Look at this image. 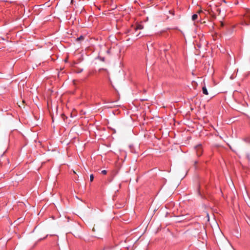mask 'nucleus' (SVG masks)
<instances>
[{
  "instance_id": "9b49d317",
  "label": "nucleus",
  "mask_w": 250,
  "mask_h": 250,
  "mask_svg": "<svg viewBox=\"0 0 250 250\" xmlns=\"http://www.w3.org/2000/svg\"><path fill=\"white\" fill-rule=\"evenodd\" d=\"M74 0H71V3H73Z\"/></svg>"
},
{
  "instance_id": "f03ea898",
  "label": "nucleus",
  "mask_w": 250,
  "mask_h": 250,
  "mask_svg": "<svg viewBox=\"0 0 250 250\" xmlns=\"http://www.w3.org/2000/svg\"><path fill=\"white\" fill-rule=\"evenodd\" d=\"M202 92H203V93L206 95H208V90H207L206 86H204L202 87Z\"/></svg>"
},
{
  "instance_id": "1a4fd4ad",
  "label": "nucleus",
  "mask_w": 250,
  "mask_h": 250,
  "mask_svg": "<svg viewBox=\"0 0 250 250\" xmlns=\"http://www.w3.org/2000/svg\"><path fill=\"white\" fill-rule=\"evenodd\" d=\"M83 71V69H81L78 71V73H80Z\"/></svg>"
},
{
  "instance_id": "423d86ee",
  "label": "nucleus",
  "mask_w": 250,
  "mask_h": 250,
  "mask_svg": "<svg viewBox=\"0 0 250 250\" xmlns=\"http://www.w3.org/2000/svg\"><path fill=\"white\" fill-rule=\"evenodd\" d=\"M101 173H102V174H104V175H105V174H106V173H107V171H106V170H102V171H101Z\"/></svg>"
},
{
  "instance_id": "0eeeda50",
  "label": "nucleus",
  "mask_w": 250,
  "mask_h": 250,
  "mask_svg": "<svg viewBox=\"0 0 250 250\" xmlns=\"http://www.w3.org/2000/svg\"><path fill=\"white\" fill-rule=\"evenodd\" d=\"M90 181L92 182L94 179V176L93 174H91L90 176Z\"/></svg>"
},
{
  "instance_id": "6e6552de",
  "label": "nucleus",
  "mask_w": 250,
  "mask_h": 250,
  "mask_svg": "<svg viewBox=\"0 0 250 250\" xmlns=\"http://www.w3.org/2000/svg\"><path fill=\"white\" fill-rule=\"evenodd\" d=\"M99 58H100V60L101 61H103V62H104V60H105V59H104V57H100Z\"/></svg>"
},
{
  "instance_id": "7ed1b4c3",
  "label": "nucleus",
  "mask_w": 250,
  "mask_h": 250,
  "mask_svg": "<svg viewBox=\"0 0 250 250\" xmlns=\"http://www.w3.org/2000/svg\"><path fill=\"white\" fill-rule=\"evenodd\" d=\"M198 18V15L196 14H193L192 16V21H195Z\"/></svg>"
},
{
  "instance_id": "9d476101",
  "label": "nucleus",
  "mask_w": 250,
  "mask_h": 250,
  "mask_svg": "<svg viewBox=\"0 0 250 250\" xmlns=\"http://www.w3.org/2000/svg\"><path fill=\"white\" fill-rule=\"evenodd\" d=\"M202 12V10H199V11H198V13H201V12Z\"/></svg>"
},
{
  "instance_id": "20e7f679",
  "label": "nucleus",
  "mask_w": 250,
  "mask_h": 250,
  "mask_svg": "<svg viewBox=\"0 0 250 250\" xmlns=\"http://www.w3.org/2000/svg\"><path fill=\"white\" fill-rule=\"evenodd\" d=\"M84 36H81L80 37H78L76 39V41H83L84 40Z\"/></svg>"
},
{
  "instance_id": "f257e3e1",
  "label": "nucleus",
  "mask_w": 250,
  "mask_h": 250,
  "mask_svg": "<svg viewBox=\"0 0 250 250\" xmlns=\"http://www.w3.org/2000/svg\"><path fill=\"white\" fill-rule=\"evenodd\" d=\"M195 150L198 156H201L203 152V149L202 145L200 144L196 146H195Z\"/></svg>"
},
{
  "instance_id": "39448f33",
  "label": "nucleus",
  "mask_w": 250,
  "mask_h": 250,
  "mask_svg": "<svg viewBox=\"0 0 250 250\" xmlns=\"http://www.w3.org/2000/svg\"><path fill=\"white\" fill-rule=\"evenodd\" d=\"M143 25H141V24H138L136 28V29L137 30V29H143Z\"/></svg>"
}]
</instances>
